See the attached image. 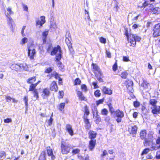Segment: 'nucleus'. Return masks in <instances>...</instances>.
<instances>
[{
	"mask_svg": "<svg viewBox=\"0 0 160 160\" xmlns=\"http://www.w3.org/2000/svg\"><path fill=\"white\" fill-rule=\"evenodd\" d=\"M58 51L59 53H62L61 49L59 45H58L57 47H54L51 52V55L52 56L55 55Z\"/></svg>",
	"mask_w": 160,
	"mask_h": 160,
	"instance_id": "nucleus-21",
	"label": "nucleus"
},
{
	"mask_svg": "<svg viewBox=\"0 0 160 160\" xmlns=\"http://www.w3.org/2000/svg\"><path fill=\"white\" fill-rule=\"evenodd\" d=\"M6 155V152L3 151H0V160H2L5 158Z\"/></svg>",
	"mask_w": 160,
	"mask_h": 160,
	"instance_id": "nucleus-32",
	"label": "nucleus"
},
{
	"mask_svg": "<svg viewBox=\"0 0 160 160\" xmlns=\"http://www.w3.org/2000/svg\"><path fill=\"white\" fill-rule=\"evenodd\" d=\"M153 135L151 134H148L147 135V138L145 139H143L144 140L143 142V144L145 146H147L149 145L150 140L152 139L153 138Z\"/></svg>",
	"mask_w": 160,
	"mask_h": 160,
	"instance_id": "nucleus-22",
	"label": "nucleus"
},
{
	"mask_svg": "<svg viewBox=\"0 0 160 160\" xmlns=\"http://www.w3.org/2000/svg\"><path fill=\"white\" fill-rule=\"evenodd\" d=\"M147 131L145 129L142 130L140 133V137L142 140L145 139L147 138Z\"/></svg>",
	"mask_w": 160,
	"mask_h": 160,
	"instance_id": "nucleus-25",
	"label": "nucleus"
},
{
	"mask_svg": "<svg viewBox=\"0 0 160 160\" xmlns=\"http://www.w3.org/2000/svg\"><path fill=\"white\" fill-rule=\"evenodd\" d=\"M37 86L36 85H32L30 88H29V91H32L34 97L36 99H38L39 98L38 93L37 89L36 88Z\"/></svg>",
	"mask_w": 160,
	"mask_h": 160,
	"instance_id": "nucleus-8",
	"label": "nucleus"
},
{
	"mask_svg": "<svg viewBox=\"0 0 160 160\" xmlns=\"http://www.w3.org/2000/svg\"><path fill=\"white\" fill-rule=\"evenodd\" d=\"M76 94L79 100L81 101H87V98L83 94L82 91L79 90H76Z\"/></svg>",
	"mask_w": 160,
	"mask_h": 160,
	"instance_id": "nucleus-15",
	"label": "nucleus"
},
{
	"mask_svg": "<svg viewBox=\"0 0 160 160\" xmlns=\"http://www.w3.org/2000/svg\"><path fill=\"white\" fill-rule=\"evenodd\" d=\"M102 75H101L100 76L96 77L97 78L98 80L100 82H103V79H102V78L101 77H102Z\"/></svg>",
	"mask_w": 160,
	"mask_h": 160,
	"instance_id": "nucleus-61",
	"label": "nucleus"
},
{
	"mask_svg": "<svg viewBox=\"0 0 160 160\" xmlns=\"http://www.w3.org/2000/svg\"><path fill=\"white\" fill-rule=\"evenodd\" d=\"M46 22L45 18L44 16H42L40 17V19H38L36 21V26H40V28L42 27Z\"/></svg>",
	"mask_w": 160,
	"mask_h": 160,
	"instance_id": "nucleus-14",
	"label": "nucleus"
},
{
	"mask_svg": "<svg viewBox=\"0 0 160 160\" xmlns=\"http://www.w3.org/2000/svg\"><path fill=\"white\" fill-rule=\"evenodd\" d=\"M128 75V73L126 71L122 72L121 74V77L123 79H126Z\"/></svg>",
	"mask_w": 160,
	"mask_h": 160,
	"instance_id": "nucleus-38",
	"label": "nucleus"
},
{
	"mask_svg": "<svg viewBox=\"0 0 160 160\" xmlns=\"http://www.w3.org/2000/svg\"><path fill=\"white\" fill-rule=\"evenodd\" d=\"M12 70L20 72L23 70H27L28 68V65L25 63L12 64L10 67Z\"/></svg>",
	"mask_w": 160,
	"mask_h": 160,
	"instance_id": "nucleus-2",
	"label": "nucleus"
},
{
	"mask_svg": "<svg viewBox=\"0 0 160 160\" xmlns=\"http://www.w3.org/2000/svg\"><path fill=\"white\" fill-rule=\"evenodd\" d=\"M57 65L60 70L62 71L63 70L64 66L61 62H58L57 63Z\"/></svg>",
	"mask_w": 160,
	"mask_h": 160,
	"instance_id": "nucleus-37",
	"label": "nucleus"
},
{
	"mask_svg": "<svg viewBox=\"0 0 160 160\" xmlns=\"http://www.w3.org/2000/svg\"><path fill=\"white\" fill-rule=\"evenodd\" d=\"M156 143L157 144H160V136L158 137L156 140Z\"/></svg>",
	"mask_w": 160,
	"mask_h": 160,
	"instance_id": "nucleus-64",
	"label": "nucleus"
},
{
	"mask_svg": "<svg viewBox=\"0 0 160 160\" xmlns=\"http://www.w3.org/2000/svg\"><path fill=\"white\" fill-rule=\"evenodd\" d=\"M153 30V35L154 37H157L160 36V23L155 25Z\"/></svg>",
	"mask_w": 160,
	"mask_h": 160,
	"instance_id": "nucleus-13",
	"label": "nucleus"
},
{
	"mask_svg": "<svg viewBox=\"0 0 160 160\" xmlns=\"http://www.w3.org/2000/svg\"><path fill=\"white\" fill-rule=\"evenodd\" d=\"M6 17L8 19V21L10 24H12L13 22L12 19L10 16L8 15H6Z\"/></svg>",
	"mask_w": 160,
	"mask_h": 160,
	"instance_id": "nucleus-55",
	"label": "nucleus"
},
{
	"mask_svg": "<svg viewBox=\"0 0 160 160\" xmlns=\"http://www.w3.org/2000/svg\"><path fill=\"white\" fill-rule=\"evenodd\" d=\"M80 150L79 149L76 148L72 150V153L73 155H75L79 153Z\"/></svg>",
	"mask_w": 160,
	"mask_h": 160,
	"instance_id": "nucleus-50",
	"label": "nucleus"
},
{
	"mask_svg": "<svg viewBox=\"0 0 160 160\" xmlns=\"http://www.w3.org/2000/svg\"><path fill=\"white\" fill-rule=\"evenodd\" d=\"M71 35L69 33H68V37H66L65 41L69 51L70 52H72L74 51L72 47V44L71 42Z\"/></svg>",
	"mask_w": 160,
	"mask_h": 160,
	"instance_id": "nucleus-6",
	"label": "nucleus"
},
{
	"mask_svg": "<svg viewBox=\"0 0 160 160\" xmlns=\"http://www.w3.org/2000/svg\"><path fill=\"white\" fill-rule=\"evenodd\" d=\"M150 149L149 148H146L144 149L141 153V155H143L144 154H147L149 151Z\"/></svg>",
	"mask_w": 160,
	"mask_h": 160,
	"instance_id": "nucleus-46",
	"label": "nucleus"
},
{
	"mask_svg": "<svg viewBox=\"0 0 160 160\" xmlns=\"http://www.w3.org/2000/svg\"><path fill=\"white\" fill-rule=\"evenodd\" d=\"M82 111L83 112L82 118L85 124V128L87 130H89L91 128V124L89 121V119L88 118V116L90 113L88 106L87 105H85L82 108Z\"/></svg>",
	"mask_w": 160,
	"mask_h": 160,
	"instance_id": "nucleus-1",
	"label": "nucleus"
},
{
	"mask_svg": "<svg viewBox=\"0 0 160 160\" xmlns=\"http://www.w3.org/2000/svg\"><path fill=\"white\" fill-rule=\"evenodd\" d=\"M60 75L58 73L57 78L55 79H58V83L59 85H62L63 83L62 79L61 77H60Z\"/></svg>",
	"mask_w": 160,
	"mask_h": 160,
	"instance_id": "nucleus-45",
	"label": "nucleus"
},
{
	"mask_svg": "<svg viewBox=\"0 0 160 160\" xmlns=\"http://www.w3.org/2000/svg\"><path fill=\"white\" fill-rule=\"evenodd\" d=\"M53 69L51 67H48L46 68L44 71V73H46L49 74L52 71Z\"/></svg>",
	"mask_w": 160,
	"mask_h": 160,
	"instance_id": "nucleus-42",
	"label": "nucleus"
},
{
	"mask_svg": "<svg viewBox=\"0 0 160 160\" xmlns=\"http://www.w3.org/2000/svg\"><path fill=\"white\" fill-rule=\"evenodd\" d=\"M12 98L9 96H6L5 97V99L7 102H9L11 101L12 99Z\"/></svg>",
	"mask_w": 160,
	"mask_h": 160,
	"instance_id": "nucleus-60",
	"label": "nucleus"
},
{
	"mask_svg": "<svg viewBox=\"0 0 160 160\" xmlns=\"http://www.w3.org/2000/svg\"><path fill=\"white\" fill-rule=\"evenodd\" d=\"M96 144V139H90L88 142V147L89 150L92 151L95 148Z\"/></svg>",
	"mask_w": 160,
	"mask_h": 160,
	"instance_id": "nucleus-17",
	"label": "nucleus"
},
{
	"mask_svg": "<svg viewBox=\"0 0 160 160\" xmlns=\"http://www.w3.org/2000/svg\"><path fill=\"white\" fill-rule=\"evenodd\" d=\"M65 105V102L60 103L59 105L58 109L61 111H63Z\"/></svg>",
	"mask_w": 160,
	"mask_h": 160,
	"instance_id": "nucleus-35",
	"label": "nucleus"
},
{
	"mask_svg": "<svg viewBox=\"0 0 160 160\" xmlns=\"http://www.w3.org/2000/svg\"><path fill=\"white\" fill-rule=\"evenodd\" d=\"M23 100L24 101L26 110H28V98L27 96H25L23 98Z\"/></svg>",
	"mask_w": 160,
	"mask_h": 160,
	"instance_id": "nucleus-36",
	"label": "nucleus"
},
{
	"mask_svg": "<svg viewBox=\"0 0 160 160\" xmlns=\"http://www.w3.org/2000/svg\"><path fill=\"white\" fill-rule=\"evenodd\" d=\"M62 54L61 53H59L56 55V60L58 61H59L62 58Z\"/></svg>",
	"mask_w": 160,
	"mask_h": 160,
	"instance_id": "nucleus-49",
	"label": "nucleus"
},
{
	"mask_svg": "<svg viewBox=\"0 0 160 160\" xmlns=\"http://www.w3.org/2000/svg\"><path fill=\"white\" fill-rule=\"evenodd\" d=\"M122 60L125 62H127L129 61V57L123 56L122 57Z\"/></svg>",
	"mask_w": 160,
	"mask_h": 160,
	"instance_id": "nucleus-58",
	"label": "nucleus"
},
{
	"mask_svg": "<svg viewBox=\"0 0 160 160\" xmlns=\"http://www.w3.org/2000/svg\"><path fill=\"white\" fill-rule=\"evenodd\" d=\"M130 81L129 80H126L124 82V84L127 88H128L130 86Z\"/></svg>",
	"mask_w": 160,
	"mask_h": 160,
	"instance_id": "nucleus-57",
	"label": "nucleus"
},
{
	"mask_svg": "<svg viewBox=\"0 0 160 160\" xmlns=\"http://www.w3.org/2000/svg\"><path fill=\"white\" fill-rule=\"evenodd\" d=\"M49 30H46L42 33V38L43 42L45 43L46 41V39L47 36L48 34Z\"/></svg>",
	"mask_w": 160,
	"mask_h": 160,
	"instance_id": "nucleus-27",
	"label": "nucleus"
},
{
	"mask_svg": "<svg viewBox=\"0 0 160 160\" xmlns=\"http://www.w3.org/2000/svg\"><path fill=\"white\" fill-rule=\"evenodd\" d=\"M26 28L25 26H23L22 29L21 33L23 37H24L25 36V34L24 33V30Z\"/></svg>",
	"mask_w": 160,
	"mask_h": 160,
	"instance_id": "nucleus-59",
	"label": "nucleus"
},
{
	"mask_svg": "<svg viewBox=\"0 0 160 160\" xmlns=\"http://www.w3.org/2000/svg\"><path fill=\"white\" fill-rule=\"evenodd\" d=\"M38 160H46V153L45 150L42 151L41 152Z\"/></svg>",
	"mask_w": 160,
	"mask_h": 160,
	"instance_id": "nucleus-26",
	"label": "nucleus"
},
{
	"mask_svg": "<svg viewBox=\"0 0 160 160\" xmlns=\"http://www.w3.org/2000/svg\"><path fill=\"white\" fill-rule=\"evenodd\" d=\"M52 115H51V117L50 118V119H49L48 121V124L49 125H51L52 124V122L53 121V119L52 118Z\"/></svg>",
	"mask_w": 160,
	"mask_h": 160,
	"instance_id": "nucleus-63",
	"label": "nucleus"
},
{
	"mask_svg": "<svg viewBox=\"0 0 160 160\" xmlns=\"http://www.w3.org/2000/svg\"><path fill=\"white\" fill-rule=\"evenodd\" d=\"M49 90L54 92H56L58 91V87L56 81H53L51 82L50 85Z\"/></svg>",
	"mask_w": 160,
	"mask_h": 160,
	"instance_id": "nucleus-12",
	"label": "nucleus"
},
{
	"mask_svg": "<svg viewBox=\"0 0 160 160\" xmlns=\"http://www.w3.org/2000/svg\"><path fill=\"white\" fill-rule=\"evenodd\" d=\"M58 73L57 72H56L55 71H54L53 72V73H52L51 74L49 73L48 74L47 76V77L49 79H52L53 77H54L55 79H56L57 78Z\"/></svg>",
	"mask_w": 160,
	"mask_h": 160,
	"instance_id": "nucleus-28",
	"label": "nucleus"
},
{
	"mask_svg": "<svg viewBox=\"0 0 160 160\" xmlns=\"http://www.w3.org/2000/svg\"><path fill=\"white\" fill-rule=\"evenodd\" d=\"M33 45L32 44H30L28 47V56L30 60H33L34 59V57L35 56L36 51L35 49L33 47Z\"/></svg>",
	"mask_w": 160,
	"mask_h": 160,
	"instance_id": "nucleus-5",
	"label": "nucleus"
},
{
	"mask_svg": "<svg viewBox=\"0 0 160 160\" xmlns=\"http://www.w3.org/2000/svg\"><path fill=\"white\" fill-rule=\"evenodd\" d=\"M134 106L135 108H137L140 105V102L138 101L137 100L134 101L133 103Z\"/></svg>",
	"mask_w": 160,
	"mask_h": 160,
	"instance_id": "nucleus-53",
	"label": "nucleus"
},
{
	"mask_svg": "<svg viewBox=\"0 0 160 160\" xmlns=\"http://www.w3.org/2000/svg\"><path fill=\"white\" fill-rule=\"evenodd\" d=\"M99 40L100 42L101 43L105 44L106 42V38L103 37H101L99 38Z\"/></svg>",
	"mask_w": 160,
	"mask_h": 160,
	"instance_id": "nucleus-51",
	"label": "nucleus"
},
{
	"mask_svg": "<svg viewBox=\"0 0 160 160\" xmlns=\"http://www.w3.org/2000/svg\"><path fill=\"white\" fill-rule=\"evenodd\" d=\"M81 81L78 78H75L73 81L74 85H79L81 84Z\"/></svg>",
	"mask_w": 160,
	"mask_h": 160,
	"instance_id": "nucleus-33",
	"label": "nucleus"
},
{
	"mask_svg": "<svg viewBox=\"0 0 160 160\" xmlns=\"http://www.w3.org/2000/svg\"><path fill=\"white\" fill-rule=\"evenodd\" d=\"M4 122L5 123H9L12 122V120L10 118H7L4 120Z\"/></svg>",
	"mask_w": 160,
	"mask_h": 160,
	"instance_id": "nucleus-56",
	"label": "nucleus"
},
{
	"mask_svg": "<svg viewBox=\"0 0 160 160\" xmlns=\"http://www.w3.org/2000/svg\"><path fill=\"white\" fill-rule=\"evenodd\" d=\"M50 90L47 88H43L41 96L43 99L48 97L50 95Z\"/></svg>",
	"mask_w": 160,
	"mask_h": 160,
	"instance_id": "nucleus-10",
	"label": "nucleus"
},
{
	"mask_svg": "<svg viewBox=\"0 0 160 160\" xmlns=\"http://www.w3.org/2000/svg\"><path fill=\"white\" fill-rule=\"evenodd\" d=\"M108 107L109 111L111 115L113 114L115 112L114 108L112 105L111 103H110L108 104Z\"/></svg>",
	"mask_w": 160,
	"mask_h": 160,
	"instance_id": "nucleus-30",
	"label": "nucleus"
},
{
	"mask_svg": "<svg viewBox=\"0 0 160 160\" xmlns=\"http://www.w3.org/2000/svg\"><path fill=\"white\" fill-rule=\"evenodd\" d=\"M97 133L96 132L93 130H90L88 132V137L90 139H95L97 137Z\"/></svg>",
	"mask_w": 160,
	"mask_h": 160,
	"instance_id": "nucleus-19",
	"label": "nucleus"
},
{
	"mask_svg": "<svg viewBox=\"0 0 160 160\" xmlns=\"http://www.w3.org/2000/svg\"><path fill=\"white\" fill-rule=\"evenodd\" d=\"M94 95L97 98L99 97L101 95L100 90L99 89L96 90L94 92Z\"/></svg>",
	"mask_w": 160,
	"mask_h": 160,
	"instance_id": "nucleus-41",
	"label": "nucleus"
},
{
	"mask_svg": "<svg viewBox=\"0 0 160 160\" xmlns=\"http://www.w3.org/2000/svg\"><path fill=\"white\" fill-rule=\"evenodd\" d=\"M81 88L84 92H86L88 91L87 87L84 84L81 85Z\"/></svg>",
	"mask_w": 160,
	"mask_h": 160,
	"instance_id": "nucleus-43",
	"label": "nucleus"
},
{
	"mask_svg": "<svg viewBox=\"0 0 160 160\" xmlns=\"http://www.w3.org/2000/svg\"><path fill=\"white\" fill-rule=\"evenodd\" d=\"M47 154L48 157H51L52 160H54L56 158L55 156L53 154L52 149L50 146H48L46 148Z\"/></svg>",
	"mask_w": 160,
	"mask_h": 160,
	"instance_id": "nucleus-16",
	"label": "nucleus"
},
{
	"mask_svg": "<svg viewBox=\"0 0 160 160\" xmlns=\"http://www.w3.org/2000/svg\"><path fill=\"white\" fill-rule=\"evenodd\" d=\"M28 41V38H27L24 37L22 39L20 43L22 45H23L24 43H27Z\"/></svg>",
	"mask_w": 160,
	"mask_h": 160,
	"instance_id": "nucleus-52",
	"label": "nucleus"
},
{
	"mask_svg": "<svg viewBox=\"0 0 160 160\" xmlns=\"http://www.w3.org/2000/svg\"><path fill=\"white\" fill-rule=\"evenodd\" d=\"M101 114L103 116H107L108 113V112L107 109L103 108L101 110Z\"/></svg>",
	"mask_w": 160,
	"mask_h": 160,
	"instance_id": "nucleus-31",
	"label": "nucleus"
},
{
	"mask_svg": "<svg viewBox=\"0 0 160 160\" xmlns=\"http://www.w3.org/2000/svg\"><path fill=\"white\" fill-rule=\"evenodd\" d=\"M114 118H117L116 121L118 122H120L122 121V118L124 117L123 112L119 109L117 110L113 114Z\"/></svg>",
	"mask_w": 160,
	"mask_h": 160,
	"instance_id": "nucleus-7",
	"label": "nucleus"
},
{
	"mask_svg": "<svg viewBox=\"0 0 160 160\" xmlns=\"http://www.w3.org/2000/svg\"><path fill=\"white\" fill-rule=\"evenodd\" d=\"M104 98H102V99H99L98 100L96 101V106H98L99 104H102L104 101Z\"/></svg>",
	"mask_w": 160,
	"mask_h": 160,
	"instance_id": "nucleus-44",
	"label": "nucleus"
},
{
	"mask_svg": "<svg viewBox=\"0 0 160 160\" xmlns=\"http://www.w3.org/2000/svg\"><path fill=\"white\" fill-rule=\"evenodd\" d=\"M7 11L8 12V13H7L6 15H8L10 16L12 14H14V12L12 10L11 7H9L7 8Z\"/></svg>",
	"mask_w": 160,
	"mask_h": 160,
	"instance_id": "nucleus-40",
	"label": "nucleus"
},
{
	"mask_svg": "<svg viewBox=\"0 0 160 160\" xmlns=\"http://www.w3.org/2000/svg\"><path fill=\"white\" fill-rule=\"evenodd\" d=\"M157 102V101L154 99H150L149 102L150 104L153 106H156Z\"/></svg>",
	"mask_w": 160,
	"mask_h": 160,
	"instance_id": "nucleus-34",
	"label": "nucleus"
},
{
	"mask_svg": "<svg viewBox=\"0 0 160 160\" xmlns=\"http://www.w3.org/2000/svg\"><path fill=\"white\" fill-rule=\"evenodd\" d=\"M112 69L114 72H115L118 69L117 61L116 60L115 63L112 66Z\"/></svg>",
	"mask_w": 160,
	"mask_h": 160,
	"instance_id": "nucleus-47",
	"label": "nucleus"
},
{
	"mask_svg": "<svg viewBox=\"0 0 160 160\" xmlns=\"http://www.w3.org/2000/svg\"><path fill=\"white\" fill-rule=\"evenodd\" d=\"M36 81V76H33L32 77L28 78L26 80L27 83L30 84L29 88H30L32 85H36V86L38 85V82L34 83Z\"/></svg>",
	"mask_w": 160,
	"mask_h": 160,
	"instance_id": "nucleus-11",
	"label": "nucleus"
},
{
	"mask_svg": "<svg viewBox=\"0 0 160 160\" xmlns=\"http://www.w3.org/2000/svg\"><path fill=\"white\" fill-rule=\"evenodd\" d=\"M101 90L103 94L105 95H110L112 93V90L106 86L102 87L101 88Z\"/></svg>",
	"mask_w": 160,
	"mask_h": 160,
	"instance_id": "nucleus-18",
	"label": "nucleus"
},
{
	"mask_svg": "<svg viewBox=\"0 0 160 160\" xmlns=\"http://www.w3.org/2000/svg\"><path fill=\"white\" fill-rule=\"evenodd\" d=\"M61 153L63 155L67 154L70 152L71 147L69 144H67L64 141H62L61 143Z\"/></svg>",
	"mask_w": 160,
	"mask_h": 160,
	"instance_id": "nucleus-3",
	"label": "nucleus"
},
{
	"mask_svg": "<svg viewBox=\"0 0 160 160\" xmlns=\"http://www.w3.org/2000/svg\"><path fill=\"white\" fill-rule=\"evenodd\" d=\"M95 118H96V119L95 122L96 124H98L101 121V118H100L98 114L97 115H96Z\"/></svg>",
	"mask_w": 160,
	"mask_h": 160,
	"instance_id": "nucleus-48",
	"label": "nucleus"
},
{
	"mask_svg": "<svg viewBox=\"0 0 160 160\" xmlns=\"http://www.w3.org/2000/svg\"><path fill=\"white\" fill-rule=\"evenodd\" d=\"M58 98L59 99H62L63 98L64 95V92L63 90L59 91L58 92Z\"/></svg>",
	"mask_w": 160,
	"mask_h": 160,
	"instance_id": "nucleus-39",
	"label": "nucleus"
},
{
	"mask_svg": "<svg viewBox=\"0 0 160 160\" xmlns=\"http://www.w3.org/2000/svg\"><path fill=\"white\" fill-rule=\"evenodd\" d=\"M138 128L136 125H134L131 128V134L132 135L133 137L135 136L137 131Z\"/></svg>",
	"mask_w": 160,
	"mask_h": 160,
	"instance_id": "nucleus-29",
	"label": "nucleus"
},
{
	"mask_svg": "<svg viewBox=\"0 0 160 160\" xmlns=\"http://www.w3.org/2000/svg\"><path fill=\"white\" fill-rule=\"evenodd\" d=\"M92 71L94 73L95 77L102 75V73L99 67L96 63H92L91 64Z\"/></svg>",
	"mask_w": 160,
	"mask_h": 160,
	"instance_id": "nucleus-4",
	"label": "nucleus"
},
{
	"mask_svg": "<svg viewBox=\"0 0 160 160\" xmlns=\"http://www.w3.org/2000/svg\"><path fill=\"white\" fill-rule=\"evenodd\" d=\"M108 153L106 150H104L102 153L100 157L102 158H103L105 156L108 155Z\"/></svg>",
	"mask_w": 160,
	"mask_h": 160,
	"instance_id": "nucleus-54",
	"label": "nucleus"
},
{
	"mask_svg": "<svg viewBox=\"0 0 160 160\" xmlns=\"http://www.w3.org/2000/svg\"><path fill=\"white\" fill-rule=\"evenodd\" d=\"M141 39V38L135 35H132V38L131 40V46L135 47L136 44V42H139Z\"/></svg>",
	"mask_w": 160,
	"mask_h": 160,
	"instance_id": "nucleus-9",
	"label": "nucleus"
},
{
	"mask_svg": "<svg viewBox=\"0 0 160 160\" xmlns=\"http://www.w3.org/2000/svg\"><path fill=\"white\" fill-rule=\"evenodd\" d=\"M97 106L95 103H92L91 104V108L92 110V114L93 116L97 115L98 114Z\"/></svg>",
	"mask_w": 160,
	"mask_h": 160,
	"instance_id": "nucleus-24",
	"label": "nucleus"
},
{
	"mask_svg": "<svg viewBox=\"0 0 160 160\" xmlns=\"http://www.w3.org/2000/svg\"><path fill=\"white\" fill-rule=\"evenodd\" d=\"M151 112L154 115L160 114V106L156 105L153 106Z\"/></svg>",
	"mask_w": 160,
	"mask_h": 160,
	"instance_id": "nucleus-23",
	"label": "nucleus"
},
{
	"mask_svg": "<svg viewBox=\"0 0 160 160\" xmlns=\"http://www.w3.org/2000/svg\"><path fill=\"white\" fill-rule=\"evenodd\" d=\"M148 5V3L147 1H146L142 3V6L141 7V8H144L145 7H146V6H147Z\"/></svg>",
	"mask_w": 160,
	"mask_h": 160,
	"instance_id": "nucleus-62",
	"label": "nucleus"
},
{
	"mask_svg": "<svg viewBox=\"0 0 160 160\" xmlns=\"http://www.w3.org/2000/svg\"><path fill=\"white\" fill-rule=\"evenodd\" d=\"M66 131L68 132L69 134L71 136L74 134L73 131L72 126L70 124H67L65 128Z\"/></svg>",
	"mask_w": 160,
	"mask_h": 160,
	"instance_id": "nucleus-20",
	"label": "nucleus"
}]
</instances>
